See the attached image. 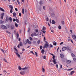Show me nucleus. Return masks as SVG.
<instances>
[{"label": "nucleus", "instance_id": "1", "mask_svg": "<svg viewBox=\"0 0 76 76\" xmlns=\"http://www.w3.org/2000/svg\"><path fill=\"white\" fill-rule=\"evenodd\" d=\"M53 62L54 63V64H56L57 63V62L56 61V59H54L55 58V56H53Z\"/></svg>", "mask_w": 76, "mask_h": 76}, {"label": "nucleus", "instance_id": "2", "mask_svg": "<svg viewBox=\"0 0 76 76\" xmlns=\"http://www.w3.org/2000/svg\"><path fill=\"white\" fill-rule=\"evenodd\" d=\"M1 28H2V29H7L6 26H4L3 25H1Z\"/></svg>", "mask_w": 76, "mask_h": 76}, {"label": "nucleus", "instance_id": "3", "mask_svg": "<svg viewBox=\"0 0 76 76\" xmlns=\"http://www.w3.org/2000/svg\"><path fill=\"white\" fill-rule=\"evenodd\" d=\"M66 49L67 51H71V48H70V47L69 46H67L66 47Z\"/></svg>", "mask_w": 76, "mask_h": 76}, {"label": "nucleus", "instance_id": "4", "mask_svg": "<svg viewBox=\"0 0 76 76\" xmlns=\"http://www.w3.org/2000/svg\"><path fill=\"white\" fill-rule=\"evenodd\" d=\"M48 46H49V45H48V43H47V44H45V45L44 46L43 48H48Z\"/></svg>", "mask_w": 76, "mask_h": 76}, {"label": "nucleus", "instance_id": "5", "mask_svg": "<svg viewBox=\"0 0 76 76\" xmlns=\"http://www.w3.org/2000/svg\"><path fill=\"white\" fill-rule=\"evenodd\" d=\"M72 37L73 39H76V36L75 35H72Z\"/></svg>", "mask_w": 76, "mask_h": 76}, {"label": "nucleus", "instance_id": "6", "mask_svg": "<svg viewBox=\"0 0 76 76\" xmlns=\"http://www.w3.org/2000/svg\"><path fill=\"white\" fill-rule=\"evenodd\" d=\"M5 21L6 22H8L9 21V17H8V16H6Z\"/></svg>", "mask_w": 76, "mask_h": 76}, {"label": "nucleus", "instance_id": "7", "mask_svg": "<svg viewBox=\"0 0 76 76\" xmlns=\"http://www.w3.org/2000/svg\"><path fill=\"white\" fill-rule=\"evenodd\" d=\"M66 50V47H63L62 48V51H64Z\"/></svg>", "mask_w": 76, "mask_h": 76}, {"label": "nucleus", "instance_id": "8", "mask_svg": "<svg viewBox=\"0 0 76 76\" xmlns=\"http://www.w3.org/2000/svg\"><path fill=\"white\" fill-rule=\"evenodd\" d=\"M16 55L18 56V57H19L20 58V55L18 53H16Z\"/></svg>", "mask_w": 76, "mask_h": 76}, {"label": "nucleus", "instance_id": "9", "mask_svg": "<svg viewBox=\"0 0 76 76\" xmlns=\"http://www.w3.org/2000/svg\"><path fill=\"white\" fill-rule=\"evenodd\" d=\"M28 69V67H25V68H22L23 70H27Z\"/></svg>", "mask_w": 76, "mask_h": 76}, {"label": "nucleus", "instance_id": "10", "mask_svg": "<svg viewBox=\"0 0 76 76\" xmlns=\"http://www.w3.org/2000/svg\"><path fill=\"white\" fill-rule=\"evenodd\" d=\"M70 63H71V61H70L69 60H68V61H66V63L67 64H69Z\"/></svg>", "mask_w": 76, "mask_h": 76}, {"label": "nucleus", "instance_id": "11", "mask_svg": "<svg viewBox=\"0 0 76 76\" xmlns=\"http://www.w3.org/2000/svg\"><path fill=\"white\" fill-rule=\"evenodd\" d=\"M20 74L22 75H24V74H25V71H22L20 72Z\"/></svg>", "mask_w": 76, "mask_h": 76}, {"label": "nucleus", "instance_id": "12", "mask_svg": "<svg viewBox=\"0 0 76 76\" xmlns=\"http://www.w3.org/2000/svg\"><path fill=\"white\" fill-rule=\"evenodd\" d=\"M14 49L16 51L15 53H18V49H16L15 48V47H14Z\"/></svg>", "mask_w": 76, "mask_h": 76}, {"label": "nucleus", "instance_id": "13", "mask_svg": "<svg viewBox=\"0 0 76 76\" xmlns=\"http://www.w3.org/2000/svg\"><path fill=\"white\" fill-rule=\"evenodd\" d=\"M60 57L61 58H63V57H64V55H63L61 53L60 54Z\"/></svg>", "mask_w": 76, "mask_h": 76}, {"label": "nucleus", "instance_id": "14", "mask_svg": "<svg viewBox=\"0 0 76 76\" xmlns=\"http://www.w3.org/2000/svg\"><path fill=\"white\" fill-rule=\"evenodd\" d=\"M27 42L28 44H31V42L28 39H27Z\"/></svg>", "mask_w": 76, "mask_h": 76}, {"label": "nucleus", "instance_id": "15", "mask_svg": "<svg viewBox=\"0 0 76 76\" xmlns=\"http://www.w3.org/2000/svg\"><path fill=\"white\" fill-rule=\"evenodd\" d=\"M1 19H3V16H4V13H2L1 14Z\"/></svg>", "mask_w": 76, "mask_h": 76}, {"label": "nucleus", "instance_id": "16", "mask_svg": "<svg viewBox=\"0 0 76 76\" xmlns=\"http://www.w3.org/2000/svg\"><path fill=\"white\" fill-rule=\"evenodd\" d=\"M19 45L21 46V47H22L23 46V44L22 42H20L19 43Z\"/></svg>", "mask_w": 76, "mask_h": 76}, {"label": "nucleus", "instance_id": "17", "mask_svg": "<svg viewBox=\"0 0 76 76\" xmlns=\"http://www.w3.org/2000/svg\"><path fill=\"white\" fill-rule=\"evenodd\" d=\"M12 14H13V16L14 17H15V16H16V13L15 12H14V13H13Z\"/></svg>", "mask_w": 76, "mask_h": 76}, {"label": "nucleus", "instance_id": "18", "mask_svg": "<svg viewBox=\"0 0 76 76\" xmlns=\"http://www.w3.org/2000/svg\"><path fill=\"white\" fill-rule=\"evenodd\" d=\"M9 7H10V9H11V10H13V6L11 5H10L9 6Z\"/></svg>", "mask_w": 76, "mask_h": 76}, {"label": "nucleus", "instance_id": "19", "mask_svg": "<svg viewBox=\"0 0 76 76\" xmlns=\"http://www.w3.org/2000/svg\"><path fill=\"white\" fill-rule=\"evenodd\" d=\"M53 45H57V43H56V42L54 41L53 42Z\"/></svg>", "mask_w": 76, "mask_h": 76}, {"label": "nucleus", "instance_id": "20", "mask_svg": "<svg viewBox=\"0 0 76 76\" xmlns=\"http://www.w3.org/2000/svg\"><path fill=\"white\" fill-rule=\"evenodd\" d=\"M19 33H17V38L18 39L19 38Z\"/></svg>", "mask_w": 76, "mask_h": 76}, {"label": "nucleus", "instance_id": "21", "mask_svg": "<svg viewBox=\"0 0 76 76\" xmlns=\"http://www.w3.org/2000/svg\"><path fill=\"white\" fill-rule=\"evenodd\" d=\"M70 73V75H73V73H75V71H71Z\"/></svg>", "mask_w": 76, "mask_h": 76}, {"label": "nucleus", "instance_id": "22", "mask_svg": "<svg viewBox=\"0 0 76 76\" xmlns=\"http://www.w3.org/2000/svg\"><path fill=\"white\" fill-rule=\"evenodd\" d=\"M52 24H55V23H56V21L54 20H52Z\"/></svg>", "mask_w": 76, "mask_h": 76}, {"label": "nucleus", "instance_id": "23", "mask_svg": "<svg viewBox=\"0 0 76 76\" xmlns=\"http://www.w3.org/2000/svg\"><path fill=\"white\" fill-rule=\"evenodd\" d=\"M0 10H1V11H2V12H4V9L1 7H0Z\"/></svg>", "mask_w": 76, "mask_h": 76}, {"label": "nucleus", "instance_id": "24", "mask_svg": "<svg viewBox=\"0 0 76 76\" xmlns=\"http://www.w3.org/2000/svg\"><path fill=\"white\" fill-rule=\"evenodd\" d=\"M9 20H10V22H12V18H11V17H10Z\"/></svg>", "mask_w": 76, "mask_h": 76}, {"label": "nucleus", "instance_id": "25", "mask_svg": "<svg viewBox=\"0 0 76 76\" xmlns=\"http://www.w3.org/2000/svg\"><path fill=\"white\" fill-rule=\"evenodd\" d=\"M41 53H42V54H44V52H45V51H44V49H42V50H41Z\"/></svg>", "mask_w": 76, "mask_h": 76}, {"label": "nucleus", "instance_id": "26", "mask_svg": "<svg viewBox=\"0 0 76 76\" xmlns=\"http://www.w3.org/2000/svg\"><path fill=\"white\" fill-rule=\"evenodd\" d=\"M11 29H14V26L13 25H12L11 26Z\"/></svg>", "mask_w": 76, "mask_h": 76}, {"label": "nucleus", "instance_id": "27", "mask_svg": "<svg viewBox=\"0 0 76 76\" xmlns=\"http://www.w3.org/2000/svg\"><path fill=\"white\" fill-rule=\"evenodd\" d=\"M45 29H46V28L45 27L43 26L42 28L43 31H45Z\"/></svg>", "mask_w": 76, "mask_h": 76}, {"label": "nucleus", "instance_id": "28", "mask_svg": "<svg viewBox=\"0 0 76 76\" xmlns=\"http://www.w3.org/2000/svg\"><path fill=\"white\" fill-rule=\"evenodd\" d=\"M16 22H17V23H19V20H18V19H16Z\"/></svg>", "mask_w": 76, "mask_h": 76}, {"label": "nucleus", "instance_id": "29", "mask_svg": "<svg viewBox=\"0 0 76 76\" xmlns=\"http://www.w3.org/2000/svg\"><path fill=\"white\" fill-rule=\"evenodd\" d=\"M71 55L72 57H74H74H75V54H74L73 53H72Z\"/></svg>", "mask_w": 76, "mask_h": 76}, {"label": "nucleus", "instance_id": "30", "mask_svg": "<svg viewBox=\"0 0 76 76\" xmlns=\"http://www.w3.org/2000/svg\"><path fill=\"white\" fill-rule=\"evenodd\" d=\"M58 28L59 29H61V27L60 26H58Z\"/></svg>", "mask_w": 76, "mask_h": 76}, {"label": "nucleus", "instance_id": "31", "mask_svg": "<svg viewBox=\"0 0 76 76\" xmlns=\"http://www.w3.org/2000/svg\"><path fill=\"white\" fill-rule=\"evenodd\" d=\"M15 26H16V27H18V25L17 23H15Z\"/></svg>", "mask_w": 76, "mask_h": 76}, {"label": "nucleus", "instance_id": "32", "mask_svg": "<svg viewBox=\"0 0 76 76\" xmlns=\"http://www.w3.org/2000/svg\"><path fill=\"white\" fill-rule=\"evenodd\" d=\"M22 13L23 14V15H24V9H23V8L22 9Z\"/></svg>", "mask_w": 76, "mask_h": 76}, {"label": "nucleus", "instance_id": "33", "mask_svg": "<svg viewBox=\"0 0 76 76\" xmlns=\"http://www.w3.org/2000/svg\"><path fill=\"white\" fill-rule=\"evenodd\" d=\"M37 44H39V43H40V40H39L38 41H37Z\"/></svg>", "mask_w": 76, "mask_h": 76}, {"label": "nucleus", "instance_id": "34", "mask_svg": "<svg viewBox=\"0 0 76 76\" xmlns=\"http://www.w3.org/2000/svg\"><path fill=\"white\" fill-rule=\"evenodd\" d=\"M43 59H45V60H46V56H45H45H43Z\"/></svg>", "mask_w": 76, "mask_h": 76}, {"label": "nucleus", "instance_id": "35", "mask_svg": "<svg viewBox=\"0 0 76 76\" xmlns=\"http://www.w3.org/2000/svg\"><path fill=\"white\" fill-rule=\"evenodd\" d=\"M6 32H7V34H10V32L9 31H6Z\"/></svg>", "mask_w": 76, "mask_h": 76}, {"label": "nucleus", "instance_id": "36", "mask_svg": "<svg viewBox=\"0 0 76 76\" xmlns=\"http://www.w3.org/2000/svg\"><path fill=\"white\" fill-rule=\"evenodd\" d=\"M46 21H48L49 20V19L48 18V17H47L46 18Z\"/></svg>", "mask_w": 76, "mask_h": 76}, {"label": "nucleus", "instance_id": "37", "mask_svg": "<svg viewBox=\"0 0 76 76\" xmlns=\"http://www.w3.org/2000/svg\"><path fill=\"white\" fill-rule=\"evenodd\" d=\"M42 72H45V69L43 67L42 68Z\"/></svg>", "mask_w": 76, "mask_h": 76}, {"label": "nucleus", "instance_id": "38", "mask_svg": "<svg viewBox=\"0 0 76 76\" xmlns=\"http://www.w3.org/2000/svg\"><path fill=\"white\" fill-rule=\"evenodd\" d=\"M18 69L19 70H22V68H21V67L20 66L19 67Z\"/></svg>", "mask_w": 76, "mask_h": 76}, {"label": "nucleus", "instance_id": "39", "mask_svg": "<svg viewBox=\"0 0 76 76\" xmlns=\"http://www.w3.org/2000/svg\"><path fill=\"white\" fill-rule=\"evenodd\" d=\"M73 70V68H72L71 69H68L67 70L68 71H69V70Z\"/></svg>", "mask_w": 76, "mask_h": 76}, {"label": "nucleus", "instance_id": "40", "mask_svg": "<svg viewBox=\"0 0 76 76\" xmlns=\"http://www.w3.org/2000/svg\"><path fill=\"white\" fill-rule=\"evenodd\" d=\"M61 23L62 24V25H64V21H61Z\"/></svg>", "mask_w": 76, "mask_h": 76}, {"label": "nucleus", "instance_id": "41", "mask_svg": "<svg viewBox=\"0 0 76 76\" xmlns=\"http://www.w3.org/2000/svg\"><path fill=\"white\" fill-rule=\"evenodd\" d=\"M73 60L74 61H75L76 62V58H74L73 59Z\"/></svg>", "mask_w": 76, "mask_h": 76}, {"label": "nucleus", "instance_id": "42", "mask_svg": "<svg viewBox=\"0 0 76 76\" xmlns=\"http://www.w3.org/2000/svg\"><path fill=\"white\" fill-rule=\"evenodd\" d=\"M36 43V41H34L33 42V44H35Z\"/></svg>", "mask_w": 76, "mask_h": 76}, {"label": "nucleus", "instance_id": "43", "mask_svg": "<svg viewBox=\"0 0 76 76\" xmlns=\"http://www.w3.org/2000/svg\"><path fill=\"white\" fill-rule=\"evenodd\" d=\"M42 1H40L39 2V4H42Z\"/></svg>", "mask_w": 76, "mask_h": 76}, {"label": "nucleus", "instance_id": "44", "mask_svg": "<svg viewBox=\"0 0 76 76\" xmlns=\"http://www.w3.org/2000/svg\"><path fill=\"white\" fill-rule=\"evenodd\" d=\"M4 61H5V62H7V60H6V59L5 58H4Z\"/></svg>", "mask_w": 76, "mask_h": 76}, {"label": "nucleus", "instance_id": "45", "mask_svg": "<svg viewBox=\"0 0 76 76\" xmlns=\"http://www.w3.org/2000/svg\"><path fill=\"white\" fill-rule=\"evenodd\" d=\"M42 46H40V50H42Z\"/></svg>", "mask_w": 76, "mask_h": 76}, {"label": "nucleus", "instance_id": "46", "mask_svg": "<svg viewBox=\"0 0 76 76\" xmlns=\"http://www.w3.org/2000/svg\"><path fill=\"white\" fill-rule=\"evenodd\" d=\"M17 1L18 4L19 5L20 4V2H19V0H17Z\"/></svg>", "mask_w": 76, "mask_h": 76}, {"label": "nucleus", "instance_id": "47", "mask_svg": "<svg viewBox=\"0 0 76 76\" xmlns=\"http://www.w3.org/2000/svg\"><path fill=\"white\" fill-rule=\"evenodd\" d=\"M39 31L38 29H36L35 31L37 33Z\"/></svg>", "mask_w": 76, "mask_h": 76}, {"label": "nucleus", "instance_id": "48", "mask_svg": "<svg viewBox=\"0 0 76 76\" xmlns=\"http://www.w3.org/2000/svg\"><path fill=\"white\" fill-rule=\"evenodd\" d=\"M35 54H36V57H38V54H37V52H35Z\"/></svg>", "mask_w": 76, "mask_h": 76}, {"label": "nucleus", "instance_id": "49", "mask_svg": "<svg viewBox=\"0 0 76 76\" xmlns=\"http://www.w3.org/2000/svg\"><path fill=\"white\" fill-rule=\"evenodd\" d=\"M0 23H3V21L0 20Z\"/></svg>", "mask_w": 76, "mask_h": 76}, {"label": "nucleus", "instance_id": "50", "mask_svg": "<svg viewBox=\"0 0 76 76\" xmlns=\"http://www.w3.org/2000/svg\"><path fill=\"white\" fill-rule=\"evenodd\" d=\"M24 25H26V20H25L24 21Z\"/></svg>", "mask_w": 76, "mask_h": 76}, {"label": "nucleus", "instance_id": "51", "mask_svg": "<svg viewBox=\"0 0 76 76\" xmlns=\"http://www.w3.org/2000/svg\"><path fill=\"white\" fill-rule=\"evenodd\" d=\"M45 32H46V31H43L42 30V32L43 33V34H45Z\"/></svg>", "mask_w": 76, "mask_h": 76}, {"label": "nucleus", "instance_id": "52", "mask_svg": "<svg viewBox=\"0 0 76 76\" xmlns=\"http://www.w3.org/2000/svg\"><path fill=\"white\" fill-rule=\"evenodd\" d=\"M30 39V41H32V38L31 37H29Z\"/></svg>", "mask_w": 76, "mask_h": 76}, {"label": "nucleus", "instance_id": "53", "mask_svg": "<svg viewBox=\"0 0 76 76\" xmlns=\"http://www.w3.org/2000/svg\"><path fill=\"white\" fill-rule=\"evenodd\" d=\"M43 8L44 10H45V6H43Z\"/></svg>", "mask_w": 76, "mask_h": 76}, {"label": "nucleus", "instance_id": "54", "mask_svg": "<svg viewBox=\"0 0 76 76\" xmlns=\"http://www.w3.org/2000/svg\"><path fill=\"white\" fill-rule=\"evenodd\" d=\"M12 10H10V12L11 13H12L13 12V11H12Z\"/></svg>", "mask_w": 76, "mask_h": 76}, {"label": "nucleus", "instance_id": "55", "mask_svg": "<svg viewBox=\"0 0 76 76\" xmlns=\"http://www.w3.org/2000/svg\"><path fill=\"white\" fill-rule=\"evenodd\" d=\"M1 51H2V52H3V53H4V50H3V49H1Z\"/></svg>", "mask_w": 76, "mask_h": 76}, {"label": "nucleus", "instance_id": "56", "mask_svg": "<svg viewBox=\"0 0 76 76\" xmlns=\"http://www.w3.org/2000/svg\"><path fill=\"white\" fill-rule=\"evenodd\" d=\"M19 15L20 16H22V14H21V13H19Z\"/></svg>", "mask_w": 76, "mask_h": 76}, {"label": "nucleus", "instance_id": "57", "mask_svg": "<svg viewBox=\"0 0 76 76\" xmlns=\"http://www.w3.org/2000/svg\"><path fill=\"white\" fill-rule=\"evenodd\" d=\"M13 22H15L16 21V19L15 18H13Z\"/></svg>", "mask_w": 76, "mask_h": 76}, {"label": "nucleus", "instance_id": "58", "mask_svg": "<svg viewBox=\"0 0 76 76\" xmlns=\"http://www.w3.org/2000/svg\"><path fill=\"white\" fill-rule=\"evenodd\" d=\"M50 48H53V45H51V44H50Z\"/></svg>", "mask_w": 76, "mask_h": 76}, {"label": "nucleus", "instance_id": "59", "mask_svg": "<svg viewBox=\"0 0 76 76\" xmlns=\"http://www.w3.org/2000/svg\"><path fill=\"white\" fill-rule=\"evenodd\" d=\"M62 65L61 64L60 66V68L61 69V68H62Z\"/></svg>", "mask_w": 76, "mask_h": 76}, {"label": "nucleus", "instance_id": "60", "mask_svg": "<svg viewBox=\"0 0 76 76\" xmlns=\"http://www.w3.org/2000/svg\"><path fill=\"white\" fill-rule=\"evenodd\" d=\"M31 37H34V34L32 33V34H31Z\"/></svg>", "mask_w": 76, "mask_h": 76}, {"label": "nucleus", "instance_id": "61", "mask_svg": "<svg viewBox=\"0 0 76 76\" xmlns=\"http://www.w3.org/2000/svg\"><path fill=\"white\" fill-rule=\"evenodd\" d=\"M27 12V10H25V14H26V12Z\"/></svg>", "mask_w": 76, "mask_h": 76}, {"label": "nucleus", "instance_id": "62", "mask_svg": "<svg viewBox=\"0 0 76 76\" xmlns=\"http://www.w3.org/2000/svg\"><path fill=\"white\" fill-rule=\"evenodd\" d=\"M31 53H32V54H34V51H31Z\"/></svg>", "mask_w": 76, "mask_h": 76}, {"label": "nucleus", "instance_id": "63", "mask_svg": "<svg viewBox=\"0 0 76 76\" xmlns=\"http://www.w3.org/2000/svg\"><path fill=\"white\" fill-rule=\"evenodd\" d=\"M15 10H16V11H18V9L17 8H15Z\"/></svg>", "mask_w": 76, "mask_h": 76}, {"label": "nucleus", "instance_id": "64", "mask_svg": "<svg viewBox=\"0 0 76 76\" xmlns=\"http://www.w3.org/2000/svg\"><path fill=\"white\" fill-rule=\"evenodd\" d=\"M50 23H51V20H50Z\"/></svg>", "mask_w": 76, "mask_h": 76}]
</instances>
